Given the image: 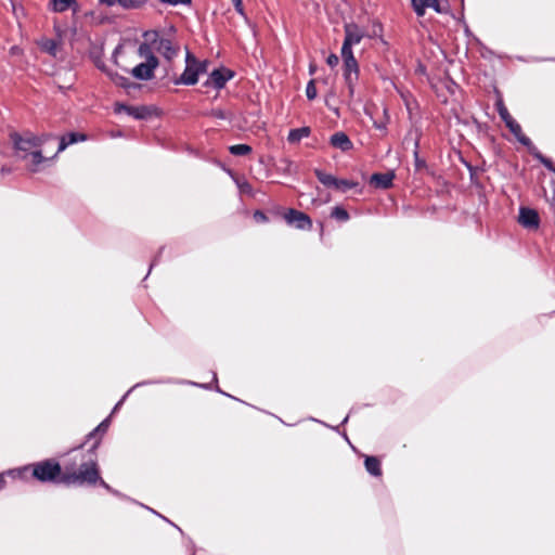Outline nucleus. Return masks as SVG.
I'll return each mask as SVG.
<instances>
[{"instance_id":"obj_28","label":"nucleus","mask_w":555,"mask_h":555,"mask_svg":"<svg viewBox=\"0 0 555 555\" xmlns=\"http://www.w3.org/2000/svg\"><path fill=\"white\" fill-rule=\"evenodd\" d=\"M495 107L499 116L504 121V124L513 118L501 99L496 101Z\"/></svg>"},{"instance_id":"obj_42","label":"nucleus","mask_w":555,"mask_h":555,"mask_svg":"<svg viewBox=\"0 0 555 555\" xmlns=\"http://www.w3.org/2000/svg\"><path fill=\"white\" fill-rule=\"evenodd\" d=\"M414 154H415V156H417V154H418V140L417 139L414 140Z\"/></svg>"},{"instance_id":"obj_33","label":"nucleus","mask_w":555,"mask_h":555,"mask_svg":"<svg viewBox=\"0 0 555 555\" xmlns=\"http://www.w3.org/2000/svg\"><path fill=\"white\" fill-rule=\"evenodd\" d=\"M42 48H43V50H46V51H47V52H49L50 54L55 55L56 42H55L54 40H47V41L42 44Z\"/></svg>"},{"instance_id":"obj_35","label":"nucleus","mask_w":555,"mask_h":555,"mask_svg":"<svg viewBox=\"0 0 555 555\" xmlns=\"http://www.w3.org/2000/svg\"><path fill=\"white\" fill-rule=\"evenodd\" d=\"M159 1L162 3L168 4V5H172V7H176V5H179V4L189 5L192 2V0H159Z\"/></svg>"},{"instance_id":"obj_17","label":"nucleus","mask_w":555,"mask_h":555,"mask_svg":"<svg viewBox=\"0 0 555 555\" xmlns=\"http://www.w3.org/2000/svg\"><path fill=\"white\" fill-rule=\"evenodd\" d=\"M52 10L54 12H65L70 9L74 13L79 11V5L76 0H50Z\"/></svg>"},{"instance_id":"obj_1","label":"nucleus","mask_w":555,"mask_h":555,"mask_svg":"<svg viewBox=\"0 0 555 555\" xmlns=\"http://www.w3.org/2000/svg\"><path fill=\"white\" fill-rule=\"evenodd\" d=\"M10 138L12 140V143L14 145V150L17 154H20V157L25 159L28 157V154L34 149L41 147L50 138V134H41L36 135L31 132H25L24 134H20L17 132H12L10 134Z\"/></svg>"},{"instance_id":"obj_18","label":"nucleus","mask_w":555,"mask_h":555,"mask_svg":"<svg viewBox=\"0 0 555 555\" xmlns=\"http://www.w3.org/2000/svg\"><path fill=\"white\" fill-rule=\"evenodd\" d=\"M413 10L418 16H423L427 8H434L439 12L438 0H411Z\"/></svg>"},{"instance_id":"obj_44","label":"nucleus","mask_w":555,"mask_h":555,"mask_svg":"<svg viewBox=\"0 0 555 555\" xmlns=\"http://www.w3.org/2000/svg\"><path fill=\"white\" fill-rule=\"evenodd\" d=\"M98 67H99L101 70H103V72L107 73V70H106V68H105V66H104V64H100V63H98Z\"/></svg>"},{"instance_id":"obj_8","label":"nucleus","mask_w":555,"mask_h":555,"mask_svg":"<svg viewBox=\"0 0 555 555\" xmlns=\"http://www.w3.org/2000/svg\"><path fill=\"white\" fill-rule=\"evenodd\" d=\"M233 77V72L225 68L214 69L205 81L206 87H214L217 90L222 89Z\"/></svg>"},{"instance_id":"obj_43","label":"nucleus","mask_w":555,"mask_h":555,"mask_svg":"<svg viewBox=\"0 0 555 555\" xmlns=\"http://www.w3.org/2000/svg\"><path fill=\"white\" fill-rule=\"evenodd\" d=\"M10 51H11L12 54H16L20 51V49H18V47L14 46V47L11 48Z\"/></svg>"},{"instance_id":"obj_6","label":"nucleus","mask_w":555,"mask_h":555,"mask_svg":"<svg viewBox=\"0 0 555 555\" xmlns=\"http://www.w3.org/2000/svg\"><path fill=\"white\" fill-rule=\"evenodd\" d=\"M158 60L156 56H151L150 61L138 64L131 70L134 78L140 80H150L154 77V70L158 66Z\"/></svg>"},{"instance_id":"obj_4","label":"nucleus","mask_w":555,"mask_h":555,"mask_svg":"<svg viewBox=\"0 0 555 555\" xmlns=\"http://www.w3.org/2000/svg\"><path fill=\"white\" fill-rule=\"evenodd\" d=\"M61 474L59 463L48 460L33 465V475L40 481H53Z\"/></svg>"},{"instance_id":"obj_13","label":"nucleus","mask_w":555,"mask_h":555,"mask_svg":"<svg viewBox=\"0 0 555 555\" xmlns=\"http://www.w3.org/2000/svg\"><path fill=\"white\" fill-rule=\"evenodd\" d=\"M505 126L515 135V138L518 140L519 143H521L522 145H525L528 149L532 147L533 144H532L531 140L522 133L520 125L514 118H512L511 120H507L505 122Z\"/></svg>"},{"instance_id":"obj_3","label":"nucleus","mask_w":555,"mask_h":555,"mask_svg":"<svg viewBox=\"0 0 555 555\" xmlns=\"http://www.w3.org/2000/svg\"><path fill=\"white\" fill-rule=\"evenodd\" d=\"M99 478L96 464L94 462H90L81 465L78 473L65 475L62 480L65 483H94Z\"/></svg>"},{"instance_id":"obj_37","label":"nucleus","mask_w":555,"mask_h":555,"mask_svg":"<svg viewBox=\"0 0 555 555\" xmlns=\"http://www.w3.org/2000/svg\"><path fill=\"white\" fill-rule=\"evenodd\" d=\"M254 219L257 222H267L268 221L267 215L263 211H261V210H256L254 212Z\"/></svg>"},{"instance_id":"obj_7","label":"nucleus","mask_w":555,"mask_h":555,"mask_svg":"<svg viewBox=\"0 0 555 555\" xmlns=\"http://www.w3.org/2000/svg\"><path fill=\"white\" fill-rule=\"evenodd\" d=\"M284 219L288 224H294L299 230H310L312 227L310 217L307 214L294 208H289L284 214Z\"/></svg>"},{"instance_id":"obj_23","label":"nucleus","mask_w":555,"mask_h":555,"mask_svg":"<svg viewBox=\"0 0 555 555\" xmlns=\"http://www.w3.org/2000/svg\"><path fill=\"white\" fill-rule=\"evenodd\" d=\"M365 468L366 470L374 475L379 476L380 475V464L379 461L374 456H367L365 459Z\"/></svg>"},{"instance_id":"obj_16","label":"nucleus","mask_w":555,"mask_h":555,"mask_svg":"<svg viewBox=\"0 0 555 555\" xmlns=\"http://www.w3.org/2000/svg\"><path fill=\"white\" fill-rule=\"evenodd\" d=\"M393 172L374 173L371 177V183L379 189H388L392 184Z\"/></svg>"},{"instance_id":"obj_39","label":"nucleus","mask_w":555,"mask_h":555,"mask_svg":"<svg viewBox=\"0 0 555 555\" xmlns=\"http://www.w3.org/2000/svg\"><path fill=\"white\" fill-rule=\"evenodd\" d=\"M387 120H388V118L385 121H374L373 125L376 129L385 131L386 126H387Z\"/></svg>"},{"instance_id":"obj_29","label":"nucleus","mask_w":555,"mask_h":555,"mask_svg":"<svg viewBox=\"0 0 555 555\" xmlns=\"http://www.w3.org/2000/svg\"><path fill=\"white\" fill-rule=\"evenodd\" d=\"M127 114L133 116L135 119H143L146 116V108L143 106H132L130 108H127Z\"/></svg>"},{"instance_id":"obj_9","label":"nucleus","mask_w":555,"mask_h":555,"mask_svg":"<svg viewBox=\"0 0 555 555\" xmlns=\"http://www.w3.org/2000/svg\"><path fill=\"white\" fill-rule=\"evenodd\" d=\"M518 222L526 229H538L540 224V217L537 210L528 207H520Z\"/></svg>"},{"instance_id":"obj_46","label":"nucleus","mask_w":555,"mask_h":555,"mask_svg":"<svg viewBox=\"0 0 555 555\" xmlns=\"http://www.w3.org/2000/svg\"><path fill=\"white\" fill-rule=\"evenodd\" d=\"M2 173L10 172V169H5L4 167L1 169Z\"/></svg>"},{"instance_id":"obj_36","label":"nucleus","mask_w":555,"mask_h":555,"mask_svg":"<svg viewBox=\"0 0 555 555\" xmlns=\"http://www.w3.org/2000/svg\"><path fill=\"white\" fill-rule=\"evenodd\" d=\"M326 63L330 67H335L339 63V59L336 54L332 53L327 56Z\"/></svg>"},{"instance_id":"obj_2","label":"nucleus","mask_w":555,"mask_h":555,"mask_svg":"<svg viewBox=\"0 0 555 555\" xmlns=\"http://www.w3.org/2000/svg\"><path fill=\"white\" fill-rule=\"evenodd\" d=\"M207 61H198L194 54L186 50L185 68L175 83L194 86L197 83L199 75L207 72Z\"/></svg>"},{"instance_id":"obj_10","label":"nucleus","mask_w":555,"mask_h":555,"mask_svg":"<svg viewBox=\"0 0 555 555\" xmlns=\"http://www.w3.org/2000/svg\"><path fill=\"white\" fill-rule=\"evenodd\" d=\"M179 44L175 43L170 38H159L157 41L156 50L166 60H173L179 53Z\"/></svg>"},{"instance_id":"obj_26","label":"nucleus","mask_w":555,"mask_h":555,"mask_svg":"<svg viewBox=\"0 0 555 555\" xmlns=\"http://www.w3.org/2000/svg\"><path fill=\"white\" fill-rule=\"evenodd\" d=\"M229 152L235 156H245L251 153V146L248 144H235L229 147Z\"/></svg>"},{"instance_id":"obj_34","label":"nucleus","mask_w":555,"mask_h":555,"mask_svg":"<svg viewBox=\"0 0 555 555\" xmlns=\"http://www.w3.org/2000/svg\"><path fill=\"white\" fill-rule=\"evenodd\" d=\"M209 115L211 117H215V118H218V119H227L228 118V114L221 109V108H214L210 111Z\"/></svg>"},{"instance_id":"obj_5","label":"nucleus","mask_w":555,"mask_h":555,"mask_svg":"<svg viewBox=\"0 0 555 555\" xmlns=\"http://www.w3.org/2000/svg\"><path fill=\"white\" fill-rule=\"evenodd\" d=\"M344 79L348 88L349 98H353L356 83L359 79V64L356 59L344 61Z\"/></svg>"},{"instance_id":"obj_48","label":"nucleus","mask_w":555,"mask_h":555,"mask_svg":"<svg viewBox=\"0 0 555 555\" xmlns=\"http://www.w3.org/2000/svg\"><path fill=\"white\" fill-rule=\"evenodd\" d=\"M553 172L555 173V168H554V171H553Z\"/></svg>"},{"instance_id":"obj_24","label":"nucleus","mask_w":555,"mask_h":555,"mask_svg":"<svg viewBox=\"0 0 555 555\" xmlns=\"http://www.w3.org/2000/svg\"><path fill=\"white\" fill-rule=\"evenodd\" d=\"M107 75L109 76L112 81L119 87L128 89L132 86V82L127 77H124V76L119 75L118 73L107 72Z\"/></svg>"},{"instance_id":"obj_19","label":"nucleus","mask_w":555,"mask_h":555,"mask_svg":"<svg viewBox=\"0 0 555 555\" xmlns=\"http://www.w3.org/2000/svg\"><path fill=\"white\" fill-rule=\"evenodd\" d=\"M28 156L30 157V162L29 164L27 165L28 166V169L33 172H36L39 170V166L48 160V158H46L41 151L39 149H34L29 154Z\"/></svg>"},{"instance_id":"obj_38","label":"nucleus","mask_w":555,"mask_h":555,"mask_svg":"<svg viewBox=\"0 0 555 555\" xmlns=\"http://www.w3.org/2000/svg\"><path fill=\"white\" fill-rule=\"evenodd\" d=\"M232 2L235 8V11L237 13H240L241 15H244L243 1L242 0H232Z\"/></svg>"},{"instance_id":"obj_11","label":"nucleus","mask_w":555,"mask_h":555,"mask_svg":"<svg viewBox=\"0 0 555 555\" xmlns=\"http://www.w3.org/2000/svg\"><path fill=\"white\" fill-rule=\"evenodd\" d=\"M345 40L349 46H356L361 42L364 37V31L354 23L346 24L345 27Z\"/></svg>"},{"instance_id":"obj_21","label":"nucleus","mask_w":555,"mask_h":555,"mask_svg":"<svg viewBox=\"0 0 555 555\" xmlns=\"http://www.w3.org/2000/svg\"><path fill=\"white\" fill-rule=\"evenodd\" d=\"M314 175L324 186L331 189L335 188L336 177H334L333 175L326 173L321 169H315Z\"/></svg>"},{"instance_id":"obj_27","label":"nucleus","mask_w":555,"mask_h":555,"mask_svg":"<svg viewBox=\"0 0 555 555\" xmlns=\"http://www.w3.org/2000/svg\"><path fill=\"white\" fill-rule=\"evenodd\" d=\"M357 186H358V182H354L352 180L336 178V183H335L334 189L338 190L340 192H347L348 190H351Z\"/></svg>"},{"instance_id":"obj_40","label":"nucleus","mask_w":555,"mask_h":555,"mask_svg":"<svg viewBox=\"0 0 555 555\" xmlns=\"http://www.w3.org/2000/svg\"><path fill=\"white\" fill-rule=\"evenodd\" d=\"M131 106L125 105V104H116L115 112L121 113L125 112L127 114V108H130Z\"/></svg>"},{"instance_id":"obj_15","label":"nucleus","mask_w":555,"mask_h":555,"mask_svg":"<svg viewBox=\"0 0 555 555\" xmlns=\"http://www.w3.org/2000/svg\"><path fill=\"white\" fill-rule=\"evenodd\" d=\"M100 3L106 4L107 7H113L114 4H119L125 10H134L143 7L147 0H99Z\"/></svg>"},{"instance_id":"obj_12","label":"nucleus","mask_w":555,"mask_h":555,"mask_svg":"<svg viewBox=\"0 0 555 555\" xmlns=\"http://www.w3.org/2000/svg\"><path fill=\"white\" fill-rule=\"evenodd\" d=\"M330 143L333 147L343 152L350 151L353 146L349 137L343 131L335 132L330 139Z\"/></svg>"},{"instance_id":"obj_22","label":"nucleus","mask_w":555,"mask_h":555,"mask_svg":"<svg viewBox=\"0 0 555 555\" xmlns=\"http://www.w3.org/2000/svg\"><path fill=\"white\" fill-rule=\"evenodd\" d=\"M529 152L531 153V155L538 159L546 169H548L550 171H554L555 167L553 166V163L550 158L543 156L537 149L534 145H532L531 149H528Z\"/></svg>"},{"instance_id":"obj_41","label":"nucleus","mask_w":555,"mask_h":555,"mask_svg":"<svg viewBox=\"0 0 555 555\" xmlns=\"http://www.w3.org/2000/svg\"><path fill=\"white\" fill-rule=\"evenodd\" d=\"M108 424L107 421L102 422L94 431H105Z\"/></svg>"},{"instance_id":"obj_32","label":"nucleus","mask_w":555,"mask_h":555,"mask_svg":"<svg viewBox=\"0 0 555 555\" xmlns=\"http://www.w3.org/2000/svg\"><path fill=\"white\" fill-rule=\"evenodd\" d=\"M317 87H315V83H314V80H310L308 83H307V87H306V95L308 98V100H314L317 98Z\"/></svg>"},{"instance_id":"obj_14","label":"nucleus","mask_w":555,"mask_h":555,"mask_svg":"<svg viewBox=\"0 0 555 555\" xmlns=\"http://www.w3.org/2000/svg\"><path fill=\"white\" fill-rule=\"evenodd\" d=\"M87 140V135L80 132H68L60 138L57 153L63 152L67 146L83 142Z\"/></svg>"},{"instance_id":"obj_25","label":"nucleus","mask_w":555,"mask_h":555,"mask_svg":"<svg viewBox=\"0 0 555 555\" xmlns=\"http://www.w3.org/2000/svg\"><path fill=\"white\" fill-rule=\"evenodd\" d=\"M331 217L340 222H346L350 218L349 212L343 206H335L331 211Z\"/></svg>"},{"instance_id":"obj_31","label":"nucleus","mask_w":555,"mask_h":555,"mask_svg":"<svg viewBox=\"0 0 555 555\" xmlns=\"http://www.w3.org/2000/svg\"><path fill=\"white\" fill-rule=\"evenodd\" d=\"M341 57H343V61H348V60L356 59L354 55H353V52H352V46H349L346 42H343Z\"/></svg>"},{"instance_id":"obj_47","label":"nucleus","mask_w":555,"mask_h":555,"mask_svg":"<svg viewBox=\"0 0 555 555\" xmlns=\"http://www.w3.org/2000/svg\"><path fill=\"white\" fill-rule=\"evenodd\" d=\"M153 36H154V37H157V36H158V34H157L156 31H153Z\"/></svg>"},{"instance_id":"obj_20","label":"nucleus","mask_w":555,"mask_h":555,"mask_svg":"<svg viewBox=\"0 0 555 555\" xmlns=\"http://www.w3.org/2000/svg\"><path fill=\"white\" fill-rule=\"evenodd\" d=\"M310 132L311 130L309 127L295 128L289 131L287 140L292 144L298 143L301 139L308 138Z\"/></svg>"},{"instance_id":"obj_45","label":"nucleus","mask_w":555,"mask_h":555,"mask_svg":"<svg viewBox=\"0 0 555 555\" xmlns=\"http://www.w3.org/2000/svg\"><path fill=\"white\" fill-rule=\"evenodd\" d=\"M3 483H4V479H3V477H2V476H0V487H2V486H3Z\"/></svg>"},{"instance_id":"obj_30","label":"nucleus","mask_w":555,"mask_h":555,"mask_svg":"<svg viewBox=\"0 0 555 555\" xmlns=\"http://www.w3.org/2000/svg\"><path fill=\"white\" fill-rule=\"evenodd\" d=\"M138 53L141 57H145V61H150L151 56H155L147 43H141L139 46Z\"/></svg>"}]
</instances>
